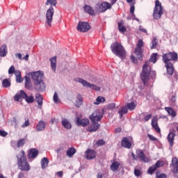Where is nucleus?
Segmentation results:
<instances>
[{"instance_id": "f257e3e1", "label": "nucleus", "mask_w": 178, "mask_h": 178, "mask_svg": "<svg viewBox=\"0 0 178 178\" xmlns=\"http://www.w3.org/2000/svg\"><path fill=\"white\" fill-rule=\"evenodd\" d=\"M32 79L34 80V88L36 91L39 92H44L47 87L42 81V77H44V72H35L31 74Z\"/></svg>"}, {"instance_id": "f03ea898", "label": "nucleus", "mask_w": 178, "mask_h": 178, "mask_svg": "<svg viewBox=\"0 0 178 178\" xmlns=\"http://www.w3.org/2000/svg\"><path fill=\"white\" fill-rule=\"evenodd\" d=\"M17 159L18 168L20 170H23L24 172H29L30 170V164L27 161V157L24 150H22L17 155Z\"/></svg>"}, {"instance_id": "7ed1b4c3", "label": "nucleus", "mask_w": 178, "mask_h": 178, "mask_svg": "<svg viewBox=\"0 0 178 178\" xmlns=\"http://www.w3.org/2000/svg\"><path fill=\"white\" fill-rule=\"evenodd\" d=\"M110 48L115 56H118L120 59H124L126 58V49L122 44L118 42H113L111 44Z\"/></svg>"}, {"instance_id": "20e7f679", "label": "nucleus", "mask_w": 178, "mask_h": 178, "mask_svg": "<svg viewBox=\"0 0 178 178\" xmlns=\"http://www.w3.org/2000/svg\"><path fill=\"white\" fill-rule=\"evenodd\" d=\"M151 74V66L148 65V62H145V65L143 66L142 73L140 74V79L144 84L147 83V81L149 79Z\"/></svg>"}, {"instance_id": "39448f33", "label": "nucleus", "mask_w": 178, "mask_h": 178, "mask_svg": "<svg viewBox=\"0 0 178 178\" xmlns=\"http://www.w3.org/2000/svg\"><path fill=\"white\" fill-rule=\"evenodd\" d=\"M162 15H163V8L162 7V3L159 0H156L155 6L153 11V17L156 20L161 19Z\"/></svg>"}, {"instance_id": "423d86ee", "label": "nucleus", "mask_w": 178, "mask_h": 178, "mask_svg": "<svg viewBox=\"0 0 178 178\" xmlns=\"http://www.w3.org/2000/svg\"><path fill=\"white\" fill-rule=\"evenodd\" d=\"M113 5L112 3H108L106 1H104L101 4L97 3L95 6V10L96 13H104L106 12L108 9H112Z\"/></svg>"}, {"instance_id": "0eeeda50", "label": "nucleus", "mask_w": 178, "mask_h": 178, "mask_svg": "<svg viewBox=\"0 0 178 178\" xmlns=\"http://www.w3.org/2000/svg\"><path fill=\"white\" fill-rule=\"evenodd\" d=\"M143 47L144 41H143L141 39H139L134 51V54L136 55L139 60H143V54H144V50L143 49Z\"/></svg>"}, {"instance_id": "6e6552de", "label": "nucleus", "mask_w": 178, "mask_h": 178, "mask_svg": "<svg viewBox=\"0 0 178 178\" xmlns=\"http://www.w3.org/2000/svg\"><path fill=\"white\" fill-rule=\"evenodd\" d=\"M177 59H178L177 54L175 52H168L163 55V62H164L165 65H168V63H170V60H173L174 62H176Z\"/></svg>"}, {"instance_id": "1a4fd4ad", "label": "nucleus", "mask_w": 178, "mask_h": 178, "mask_svg": "<svg viewBox=\"0 0 178 178\" xmlns=\"http://www.w3.org/2000/svg\"><path fill=\"white\" fill-rule=\"evenodd\" d=\"M55 10L54 7H49L46 12V24H48L49 27L52 26V20H54V15Z\"/></svg>"}, {"instance_id": "9d476101", "label": "nucleus", "mask_w": 178, "mask_h": 178, "mask_svg": "<svg viewBox=\"0 0 178 178\" xmlns=\"http://www.w3.org/2000/svg\"><path fill=\"white\" fill-rule=\"evenodd\" d=\"M102 118H104V112L100 110L95 111L89 117L91 122H101Z\"/></svg>"}, {"instance_id": "9b49d317", "label": "nucleus", "mask_w": 178, "mask_h": 178, "mask_svg": "<svg viewBox=\"0 0 178 178\" xmlns=\"http://www.w3.org/2000/svg\"><path fill=\"white\" fill-rule=\"evenodd\" d=\"M78 83H80L82 84V86L86 87L87 88H91V90H95V91H99V90H101L99 86H97L95 84H91L81 78L78 79Z\"/></svg>"}, {"instance_id": "f8f14e48", "label": "nucleus", "mask_w": 178, "mask_h": 178, "mask_svg": "<svg viewBox=\"0 0 178 178\" xmlns=\"http://www.w3.org/2000/svg\"><path fill=\"white\" fill-rule=\"evenodd\" d=\"M90 29L91 26H90V24H88V22H79L78 23L77 30L81 33H87V31H88Z\"/></svg>"}, {"instance_id": "ddd939ff", "label": "nucleus", "mask_w": 178, "mask_h": 178, "mask_svg": "<svg viewBox=\"0 0 178 178\" xmlns=\"http://www.w3.org/2000/svg\"><path fill=\"white\" fill-rule=\"evenodd\" d=\"M163 166H165V161L159 160L154 165L149 168L148 173L149 175H152L155 170H156V169H159V168H162Z\"/></svg>"}, {"instance_id": "4468645a", "label": "nucleus", "mask_w": 178, "mask_h": 178, "mask_svg": "<svg viewBox=\"0 0 178 178\" xmlns=\"http://www.w3.org/2000/svg\"><path fill=\"white\" fill-rule=\"evenodd\" d=\"M76 123L77 126H82V127H86L90 124V120L88 118H80L79 117H76Z\"/></svg>"}, {"instance_id": "2eb2a0df", "label": "nucleus", "mask_w": 178, "mask_h": 178, "mask_svg": "<svg viewBox=\"0 0 178 178\" xmlns=\"http://www.w3.org/2000/svg\"><path fill=\"white\" fill-rule=\"evenodd\" d=\"M39 151L36 148H31L28 152V159H35L38 156Z\"/></svg>"}, {"instance_id": "dca6fc26", "label": "nucleus", "mask_w": 178, "mask_h": 178, "mask_svg": "<svg viewBox=\"0 0 178 178\" xmlns=\"http://www.w3.org/2000/svg\"><path fill=\"white\" fill-rule=\"evenodd\" d=\"M121 145L124 148H127L128 149H130V148H131V145H133V143L129 140V138L124 137L121 141Z\"/></svg>"}, {"instance_id": "f3484780", "label": "nucleus", "mask_w": 178, "mask_h": 178, "mask_svg": "<svg viewBox=\"0 0 178 178\" xmlns=\"http://www.w3.org/2000/svg\"><path fill=\"white\" fill-rule=\"evenodd\" d=\"M159 118L157 116L153 117L152 120L151 125L153 129L156 131V133H161V128L158 126Z\"/></svg>"}, {"instance_id": "a211bd4d", "label": "nucleus", "mask_w": 178, "mask_h": 178, "mask_svg": "<svg viewBox=\"0 0 178 178\" xmlns=\"http://www.w3.org/2000/svg\"><path fill=\"white\" fill-rule=\"evenodd\" d=\"M86 159H95V158L97 156V152L92 149H88L85 153Z\"/></svg>"}, {"instance_id": "6ab92c4d", "label": "nucleus", "mask_w": 178, "mask_h": 178, "mask_svg": "<svg viewBox=\"0 0 178 178\" xmlns=\"http://www.w3.org/2000/svg\"><path fill=\"white\" fill-rule=\"evenodd\" d=\"M172 173L178 175V159L173 157L172 159Z\"/></svg>"}, {"instance_id": "aec40b11", "label": "nucleus", "mask_w": 178, "mask_h": 178, "mask_svg": "<svg viewBox=\"0 0 178 178\" xmlns=\"http://www.w3.org/2000/svg\"><path fill=\"white\" fill-rule=\"evenodd\" d=\"M137 156L140 159V161H143V162H149V159L148 157L145 156V154H144V152L141 149H139L137 152Z\"/></svg>"}, {"instance_id": "412c9836", "label": "nucleus", "mask_w": 178, "mask_h": 178, "mask_svg": "<svg viewBox=\"0 0 178 178\" xmlns=\"http://www.w3.org/2000/svg\"><path fill=\"white\" fill-rule=\"evenodd\" d=\"M24 97H26V92L24 90H19V92H17L15 97H14V101H17L19 102L22 98V99H24Z\"/></svg>"}, {"instance_id": "4be33fe9", "label": "nucleus", "mask_w": 178, "mask_h": 178, "mask_svg": "<svg viewBox=\"0 0 178 178\" xmlns=\"http://www.w3.org/2000/svg\"><path fill=\"white\" fill-rule=\"evenodd\" d=\"M101 125L97 122H92L91 125L88 127V131L90 133H93L94 131H97L98 129H99Z\"/></svg>"}, {"instance_id": "5701e85b", "label": "nucleus", "mask_w": 178, "mask_h": 178, "mask_svg": "<svg viewBox=\"0 0 178 178\" xmlns=\"http://www.w3.org/2000/svg\"><path fill=\"white\" fill-rule=\"evenodd\" d=\"M175 137H176V134L173 132H170L167 136V140L171 147H173L175 144Z\"/></svg>"}, {"instance_id": "b1692460", "label": "nucleus", "mask_w": 178, "mask_h": 178, "mask_svg": "<svg viewBox=\"0 0 178 178\" xmlns=\"http://www.w3.org/2000/svg\"><path fill=\"white\" fill-rule=\"evenodd\" d=\"M45 127H47L45 122L40 120L36 125V130L37 131H44Z\"/></svg>"}, {"instance_id": "393cba45", "label": "nucleus", "mask_w": 178, "mask_h": 178, "mask_svg": "<svg viewBox=\"0 0 178 178\" xmlns=\"http://www.w3.org/2000/svg\"><path fill=\"white\" fill-rule=\"evenodd\" d=\"M8 55V46L6 44H2L0 47V56L5 58Z\"/></svg>"}, {"instance_id": "a878e982", "label": "nucleus", "mask_w": 178, "mask_h": 178, "mask_svg": "<svg viewBox=\"0 0 178 178\" xmlns=\"http://www.w3.org/2000/svg\"><path fill=\"white\" fill-rule=\"evenodd\" d=\"M35 100L37 102L38 106L41 108L42 106V104L44 101V98L42 97V95H41V94L40 93H36Z\"/></svg>"}, {"instance_id": "bb28decb", "label": "nucleus", "mask_w": 178, "mask_h": 178, "mask_svg": "<svg viewBox=\"0 0 178 178\" xmlns=\"http://www.w3.org/2000/svg\"><path fill=\"white\" fill-rule=\"evenodd\" d=\"M83 8L86 13H88V15H90V16H95V10L92 9V6L85 5Z\"/></svg>"}, {"instance_id": "cd10ccee", "label": "nucleus", "mask_w": 178, "mask_h": 178, "mask_svg": "<svg viewBox=\"0 0 178 178\" xmlns=\"http://www.w3.org/2000/svg\"><path fill=\"white\" fill-rule=\"evenodd\" d=\"M165 68L167 70V74L169 76H172L175 72V68L173 67L172 63H167L165 64Z\"/></svg>"}, {"instance_id": "c85d7f7f", "label": "nucleus", "mask_w": 178, "mask_h": 178, "mask_svg": "<svg viewBox=\"0 0 178 178\" xmlns=\"http://www.w3.org/2000/svg\"><path fill=\"white\" fill-rule=\"evenodd\" d=\"M61 124L62 126H63V127L65 129H67V130H70V129H72V124L70 123V121H68L67 119L64 118L62 121H61Z\"/></svg>"}, {"instance_id": "c756f323", "label": "nucleus", "mask_w": 178, "mask_h": 178, "mask_svg": "<svg viewBox=\"0 0 178 178\" xmlns=\"http://www.w3.org/2000/svg\"><path fill=\"white\" fill-rule=\"evenodd\" d=\"M120 166V162L119 161H113L110 167L111 170L113 172H116V170H119V167Z\"/></svg>"}, {"instance_id": "7c9ffc66", "label": "nucleus", "mask_w": 178, "mask_h": 178, "mask_svg": "<svg viewBox=\"0 0 178 178\" xmlns=\"http://www.w3.org/2000/svg\"><path fill=\"white\" fill-rule=\"evenodd\" d=\"M118 30L120 33H124L126 31H127V29L124 26V22L123 21H120L118 23Z\"/></svg>"}, {"instance_id": "2f4dec72", "label": "nucleus", "mask_w": 178, "mask_h": 178, "mask_svg": "<svg viewBox=\"0 0 178 178\" xmlns=\"http://www.w3.org/2000/svg\"><path fill=\"white\" fill-rule=\"evenodd\" d=\"M83 105V98L81 95H78L75 102V106L76 108H80Z\"/></svg>"}, {"instance_id": "473e14b6", "label": "nucleus", "mask_w": 178, "mask_h": 178, "mask_svg": "<svg viewBox=\"0 0 178 178\" xmlns=\"http://www.w3.org/2000/svg\"><path fill=\"white\" fill-rule=\"evenodd\" d=\"M53 72L56 71V56L49 59Z\"/></svg>"}, {"instance_id": "72a5a7b5", "label": "nucleus", "mask_w": 178, "mask_h": 178, "mask_svg": "<svg viewBox=\"0 0 178 178\" xmlns=\"http://www.w3.org/2000/svg\"><path fill=\"white\" fill-rule=\"evenodd\" d=\"M75 154H76V149H74V147L68 148L66 152V155L69 158H72V156H73V155H74Z\"/></svg>"}, {"instance_id": "f704fd0d", "label": "nucleus", "mask_w": 178, "mask_h": 178, "mask_svg": "<svg viewBox=\"0 0 178 178\" xmlns=\"http://www.w3.org/2000/svg\"><path fill=\"white\" fill-rule=\"evenodd\" d=\"M26 95L24 97V99L26 102H27V104H33V102H34L35 101V99H34V96L33 95H31V96H29L27 95V93H26Z\"/></svg>"}, {"instance_id": "c9c22d12", "label": "nucleus", "mask_w": 178, "mask_h": 178, "mask_svg": "<svg viewBox=\"0 0 178 178\" xmlns=\"http://www.w3.org/2000/svg\"><path fill=\"white\" fill-rule=\"evenodd\" d=\"M15 76L16 77L17 83H22V81H23V79L22 78V72L20 71L17 70Z\"/></svg>"}, {"instance_id": "e433bc0d", "label": "nucleus", "mask_w": 178, "mask_h": 178, "mask_svg": "<svg viewBox=\"0 0 178 178\" xmlns=\"http://www.w3.org/2000/svg\"><path fill=\"white\" fill-rule=\"evenodd\" d=\"M165 111H166V112H168V113L170 115V116H172V118H175L176 116V111H175V110H173L172 107H165Z\"/></svg>"}, {"instance_id": "4c0bfd02", "label": "nucleus", "mask_w": 178, "mask_h": 178, "mask_svg": "<svg viewBox=\"0 0 178 178\" xmlns=\"http://www.w3.org/2000/svg\"><path fill=\"white\" fill-rule=\"evenodd\" d=\"M48 163H49V161L48 160V158H43L41 161L42 165V169H45L48 167Z\"/></svg>"}, {"instance_id": "58836bf2", "label": "nucleus", "mask_w": 178, "mask_h": 178, "mask_svg": "<svg viewBox=\"0 0 178 178\" xmlns=\"http://www.w3.org/2000/svg\"><path fill=\"white\" fill-rule=\"evenodd\" d=\"M25 88L28 90L31 88V79L29 76H25Z\"/></svg>"}, {"instance_id": "ea45409f", "label": "nucleus", "mask_w": 178, "mask_h": 178, "mask_svg": "<svg viewBox=\"0 0 178 178\" xmlns=\"http://www.w3.org/2000/svg\"><path fill=\"white\" fill-rule=\"evenodd\" d=\"M58 3V1L56 0H47L45 5L46 6H48V5H50V8H54V6H56V4Z\"/></svg>"}, {"instance_id": "a19ab883", "label": "nucleus", "mask_w": 178, "mask_h": 178, "mask_svg": "<svg viewBox=\"0 0 178 178\" xmlns=\"http://www.w3.org/2000/svg\"><path fill=\"white\" fill-rule=\"evenodd\" d=\"M127 112H128L127 107H126V106L122 107V109L118 111L120 119H122V118H123V115H126V113H127Z\"/></svg>"}, {"instance_id": "79ce46f5", "label": "nucleus", "mask_w": 178, "mask_h": 178, "mask_svg": "<svg viewBox=\"0 0 178 178\" xmlns=\"http://www.w3.org/2000/svg\"><path fill=\"white\" fill-rule=\"evenodd\" d=\"M2 86L4 88H8V87H10V81L8 79H5L2 81Z\"/></svg>"}, {"instance_id": "37998d69", "label": "nucleus", "mask_w": 178, "mask_h": 178, "mask_svg": "<svg viewBox=\"0 0 178 178\" xmlns=\"http://www.w3.org/2000/svg\"><path fill=\"white\" fill-rule=\"evenodd\" d=\"M136 106H137V105L134 102L128 103L127 104V109H129V111H134V109H136Z\"/></svg>"}, {"instance_id": "c03bdc74", "label": "nucleus", "mask_w": 178, "mask_h": 178, "mask_svg": "<svg viewBox=\"0 0 178 178\" xmlns=\"http://www.w3.org/2000/svg\"><path fill=\"white\" fill-rule=\"evenodd\" d=\"M102 102H105V97L99 96L96 99V102H94L95 105H99Z\"/></svg>"}, {"instance_id": "a18cd8bd", "label": "nucleus", "mask_w": 178, "mask_h": 178, "mask_svg": "<svg viewBox=\"0 0 178 178\" xmlns=\"http://www.w3.org/2000/svg\"><path fill=\"white\" fill-rule=\"evenodd\" d=\"M156 178H168V176L165 173H161L160 171H156Z\"/></svg>"}, {"instance_id": "49530a36", "label": "nucleus", "mask_w": 178, "mask_h": 178, "mask_svg": "<svg viewBox=\"0 0 178 178\" xmlns=\"http://www.w3.org/2000/svg\"><path fill=\"white\" fill-rule=\"evenodd\" d=\"M157 56H158V54L156 53L153 54L150 57L149 62H152V63H156Z\"/></svg>"}, {"instance_id": "de8ad7c7", "label": "nucleus", "mask_w": 178, "mask_h": 178, "mask_svg": "<svg viewBox=\"0 0 178 178\" xmlns=\"http://www.w3.org/2000/svg\"><path fill=\"white\" fill-rule=\"evenodd\" d=\"M157 45H158V39L154 38V40L152 41L151 49H155Z\"/></svg>"}, {"instance_id": "09e8293b", "label": "nucleus", "mask_w": 178, "mask_h": 178, "mask_svg": "<svg viewBox=\"0 0 178 178\" xmlns=\"http://www.w3.org/2000/svg\"><path fill=\"white\" fill-rule=\"evenodd\" d=\"M25 143H26V139H24V138L20 139V140H18V142H17V147L18 148H20V147H23V145H24Z\"/></svg>"}, {"instance_id": "8fccbe9b", "label": "nucleus", "mask_w": 178, "mask_h": 178, "mask_svg": "<svg viewBox=\"0 0 178 178\" xmlns=\"http://www.w3.org/2000/svg\"><path fill=\"white\" fill-rule=\"evenodd\" d=\"M53 99L55 104H59L60 102V100L59 99V97H58V93L56 92L54 95Z\"/></svg>"}, {"instance_id": "3c124183", "label": "nucleus", "mask_w": 178, "mask_h": 178, "mask_svg": "<svg viewBox=\"0 0 178 178\" xmlns=\"http://www.w3.org/2000/svg\"><path fill=\"white\" fill-rule=\"evenodd\" d=\"M29 126H30V120H29V118H25V122L22 124L21 127H29Z\"/></svg>"}, {"instance_id": "603ef678", "label": "nucleus", "mask_w": 178, "mask_h": 178, "mask_svg": "<svg viewBox=\"0 0 178 178\" xmlns=\"http://www.w3.org/2000/svg\"><path fill=\"white\" fill-rule=\"evenodd\" d=\"M96 144L98 145V147H102V145H105V140L103 139H99L97 141Z\"/></svg>"}, {"instance_id": "864d4df0", "label": "nucleus", "mask_w": 178, "mask_h": 178, "mask_svg": "<svg viewBox=\"0 0 178 178\" xmlns=\"http://www.w3.org/2000/svg\"><path fill=\"white\" fill-rule=\"evenodd\" d=\"M15 66L11 65L10 67L8 70V74H15Z\"/></svg>"}, {"instance_id": "5fc2aeb1", "label": "nucleus", "mask_w": 178, "mask_h": 178, "mask_svg": "<svg viewBox=\"0 0 178 178\" xmlns=\"http://www.w3.org/2000/svg\"><path fill=\"white\" fill-rule=\"evenodd\" d=\"M115 106H116V104L111 103V104H108L107 109H113L115 108Z\"/></svg>"}, {"instance_id": "6e6d98bb", "label": "nucleus", "mask_w": 178, "mask_h": 178, "mask_svg": "<svg viewBox=\"0 0 178 178\" xmlns=\"http://www.w3.org/2000/svg\"><path fill=\"white\" fill-rule=\"evenodd\" d=\"M134 175H135V176H136L137 177H140V175H141V170L135 169V170H134Z\"/></svg>"}, {"instance_id": "4d7b16f0", "label": "nucleus", "mask_w": 178, "mask_h": 178, "mask_svg": "<svg viewBox=\"0 0 178 178\" xmlns=\"http://www.w3.org/2000/svg\"><path fill=\"white\" fill-rule=\"evenodd\" d=\"M152 118V114H149L144 118V122H148Z\"/></svg>"}, {"instance_id": "13d9d810", "label": "nucleus", "mask_w": 178, "mask_h": 178, "mask_svg": "<svg viewBox=\"0 0 178 178\" xmlns=\"http://www.w3.org/2000/svg\"><path fill=\"white\" fill-rule=\"evenodd\" d=\"M134 10H135L134 5H132L130 8V13L132 15V17L136 16V15H134Z\"/></svg>"}, {"instance_id": "bf43d9fd", "label": "nucleus", "mask_w": 178, "mask_h": 178, "mask_svg": "<svg viewBox=\"0 0 178 178\" xmlns=\"http://www.w3.org/2000/svg\"><path fill=\"white\" fill-rule=\"evenodd\" d=\"M0 136H1V137H6V136H8V132L0 129Z\"/></svg>"}, {"instance_id": "052dcab7", "label": "nucleus", "mask_w": 178, "mask_h": 178, "mask_svg": "<svg viewBox=\"0 0 178 178\" xmlns=\"http://www.w3.org/2000/svg\"><path fill=\"white\" fill-rule=\"evenodd\" d=\"M148 137L151 141H156V138H155L154 136L151 134H148Z\"/></svg>"}, {"instance_id": "680f3d73", "label": "nucleus", "mask_w": 178, "mask_h": 178, "mask_svg": "<svg viewBox=\"0 0 178 178\" xmlns=\"http://www.w3.org/2000/svg\"><path fill=\"white\" fill-rule=\"evenodd\" d=\"M131 60L133 63H137V58L134 56H131Z\"/></svg>"}, {"instance_id": "e2e57ef3", "label": "nucleus", "mask_w": 178, "mask_h": 178, "mask_svg": "<svg viewBox=\"0 0 178 178\" xmlns=\"http://www.w3.org/2000/svg\"><path fill=\"white\" fill-rule=\"evenodd\" d=\"M139 30L142 32V33H145V34H147V31H146V29H145L144 28H143L141 26H139Z\"/></svg>"}, {"instance_id": "0e129e2a", "label": "nucleus", "mask_w": 178, "mask_h": 178, "mask_svg": "<svg viewBox=\"0 0 178 178\" xmlns=\"http://www.w3.org/2000/svg\"><path fill=\"white\" fill-rule=\"evenodd\" d=\"M132 158L134 161H137L138 159V156H136L133 152L131 153Z\"/></svg>"}, {"instance_id": "69168bd1", "label": "nucleus", "mask_w": 178, "mask_h": 178, "mask_svg": "<svg viewBox=\"0 0 178 178\" xmlns=\"http://www.w3.org/2000/svg\"><path fill=\"white\" fill-rule=\"evenodd\" d=\"M18 178H26V177H24V173L19 172V174L18 175Z\"/></svg>"}, {"instance_id": "338daca9", "label": "nucleus", "mask_w": 178, "mask_h": 178, "mask_svg": "<svg viewBox=\"0 0 178 178\" xmlns=\"http://www.w3.org/2000/svg\"><path fill=\"white\" fill-rule=\"evenodd\" d=\"M58 177H62L63 176V171L58 172Z\"/></svg>"}, {"instance_id": "774afa93", "label": "nucleus", "mask_w": 178, "mask_h": 178, "mask_svg": "<svg viewBox=\"0 0 178 178\" xmlns=\"http://www.w3.org/2000/svg\"><path fill=\"white\" fill-rule=\"evenodd\" d=\"M97 178H103L102 174H98V175H97Z\"/></svg>"}]
</instances>
